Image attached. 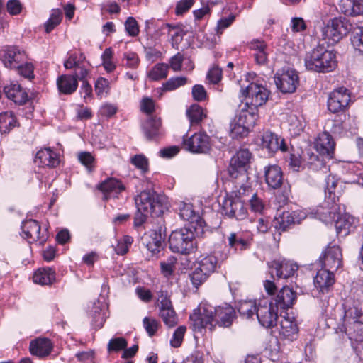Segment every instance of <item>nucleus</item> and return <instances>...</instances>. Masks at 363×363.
I'll list each match as a JSON object with an SVG mask.
<instances>
[{
	"label": "nucleus",
	"instance_id": "1",
	"mask_svg": "<svg viewBox=\"0 0 363 363\" xmlns=\"http://www.w3.org/2000/svg\"><path fill=\"white\" fill-rule=\"evenodd\" d=\"M165 197L153 190H145L135 199L137 212L134 218V226L139 227L145 223L147 217L160 216L164 211Z\"/></svg>",
	"mask_w": 363,
	"mask_h": 363
},
{
	"label": "nucleus",
	"instance_id": "2",
	"mask_svg": "<svg viewBox=\"0 0 363 363\" xmlns=\"http://www.w3.org/2000/svg\"><path fill=\"white\" fill-rule=\"evenodd\" d=\"M304 62L307 70L318 73L332 72L337 66L336 52L320 44L306 54Z\"/></svg>",
	"mask_w": 363,
	"mask_h": 363
},
{
	"label": "nucleus",
	"instance_id": "3",
	"mask_svg": "<svg viewBox=\"0 0 363 363\" xmlns=\"http://www.w3.org/2000/svg\"><path fill=\"white\" fill-rule=\"evenodd\" d=\"M337 186V180L334 177L329 176L325 179V199L323 204L318 206L315 214L317 217L325 223H333L335 220L337 215L340 213V206L336 196L335 189Z\"/></svg>",
	"mask_w": 363,
	"mask_h": 363
},
{
	"label": "nucleus",
	"instance_id": "4",
	"mask_svg": "<svg viewBox=\"0 0 363 363\" xmlns=\"http://www.w3.org/2000/svg\"><path fill=\"white\" fill-rule=\"evenodd\" d=\"M352 25L345 18H334L322 28V39L328 45L338 43L351 30Z\"/></svg>",
	"mask_w": 363,
	"mask_h": 363
},
{
	"label": "nucleus",
	"instance_id": "5",
	"mask_svg": "<svg viewBox=\"0 0 363 363\" xmlns=\"http://www.w3.org/2000/svg\"><path fill=\"white\" fill-rule=\"evenodd\" d=\"M170 250L177 253L189 254L196 248L194 233L188 228L173 231L169 238Z\"/></svg>",
	"mask_w": 363,
	"mask_h": 363
},
{
	"label": "nucleus",
	"instance_id": "6",
	"mask_svg": "<svg viewBox=\"0 0 363 363\" xmlns=\"http://www.w3.org/2000/svg\"><path fill=\"white\" fill-rule=\"evenodd\" d=\"M215 307L201 304L190 315V320L193 323L195 330H200L208 328L210 330L215 328Z\"/></svg>",
	"mask_w": 363,
	"mask_h": 363
},
{
	"label": "nucleus",
	"instance_id": "7",
	"mask_svg": "<svg viewBox=\"0 0 363 363\" xmlns=\"http://www.w3.org/2000/svg\"><path fill=\"white\" fill-rule=\"evenodd\" d=\"M269 91L263 86L255 83L250 84L245 89L242 90L245 96V107L257 110L264 105L268 99Z\"/></svg>",
	"mask_w": 363,
	"mask_h": 363
},
{
	"label": "nucleus",
	"instance_id": "8",
	"mask_svg": "<svg viewBox=\"0 0 363 363\" xmlns=\"http://www.w3.org/2000/svg\"><path fill=\"white\" fill-rule=\"evenodd\" d=\"M277 87L284 94L294 93L298 84V72L292 69H282L277 72L274 76Z\"/></svg>",
	"mask_w": 363,
	"mask_h": 363
},
{
	"label": "nucleus",
	"instance_id": "9",
	"mask_svg": "<svg viewBox=\"0 0 363 363\" xmlns=\"http://www.w3.org/2000/svg\"><path fill=\"white\" fill-rule=\"evenodd\" d=\"M256 317L263 327L272 328L277 325L278 308L272 302L261 301L258 304Z\"/></svg>",
	"mask_w": 363,
	"mask_h": 363
},
{
	"label": "nucleus",
	"instance_id": "10",
	"mask_svg": "<svg viewBox=\"0 0 363 363\" xmlns=\"http://www.w3.org/2000/svg\"><path fill=\"white\" fill-rule=\"evenodd\" d=\"M64 67L67 69H74L72 75L77 78V81H86V77L90 72L88 64L85 62V56L82 53L70 54L64 62Z\"/></svg>",
	"mask_w": 363,
	"mask_h": 363
},
{
	"label": "nucleus",
	"instance_id": "11",
	"mask_svg": "<svg viewBox=\"0 0 363 363\" xmlns=\"http://www.w3.org/2000/svg\"><path fill=\"white\" fill-rule=\"evenodd\" d=\"M306 218V214L301 210L284 211L275 216L272 225L279 231H286L291 226L299 224Z\"/></svg>",
	"mask_w": 363,
	"mask_h": 363
},
{
	"label": "nucleus",
	"instance_id": "12",
	"mask_svg": "<svg viewBox=\"0 0 363 363\" xmlns=\"http://www.w3.org/2000/svg\"><path fill=\"white\" fill-rule=\"evenodd\" d=\"M272 277L275 279H287L294 276L298 269V266L293 262L286 259H277L268 263Z\"/></svg>",
	"mask_w": 363,
	"mask_h": 363
},
{
	"label": "nucleus",
	"instance_id": "13",
	"mask_svg": "<svg viewBox=\"0 0 363 363\" xmlns=\"http://www.w3.org/2000/svg\"><path fill=\"white\" fill-rule=\"evenodd\" d=\"M252 154L247 149H241L237 152L230 162L228 173L230 177L237 178L240 174L245 173L249 166Z\"/></svg>",
	"mask_w": 363,
	"mask_h": 363
},
{
	"label": "nucleus",
	"instance_id": "14",
	"mask_svg": "<svg viewBox=\"0 0 363 363\" xmlns=\"http://www.w3.org/2000/svg\"><path fill=\"white\" fill-rule=\"evenodd\" d=\"M222 213L230 218L242 220L247 216V210L239 199L227 197L222 203Z\"/></svg>",
	"mask_w": 363,
	"mask_h": 363
},
{
	"label": "nucleus",
	"instance_id": "15",
	"mask_svg": "<svg viewBox=\"0 0 363 363\" xmlns=\"http://www.w3.org/2000/svg\"><path fill=\"white\" fill-rule=\"evenodd\" d=\"M350 101V95L348 90L344 87L333 91L328 96V108L332 113H338L345 111Z\"/></svg>",
	"mask_w": 363,
	"mask_h": 363
},
{
	"label": "nucleus",
	"instance_id": "16",
	"mask_svg": "<svg viewBox=\"0 0 363 363\" xmlns=\"http://www.w3.org/2000/svg\"><path fill=\"white\" fill-rule=\"evenodd\" d=\"M159 301L160 316L164 323L169 328L175 326L177 324L178 318L166 291H160Z\"/></svg>",
	"mask_w": 363,
	"mask_h": 363
},
{
	"label": "nucleus",
	"instance_id": "17",
	"mask_svg": "<svg viewBox=\"0 0 363 363\" xmlns=\"http://www.w3.org/2000/svg\"><path fill=\"white\" fill-rule=\"evenodd\" d=\"M184 147L194 153H206L211 149L210 137L205 133H196L184 140Z\"/></svg>",
	"mask_w": 363,
	"mask_h": 363
},
{
	"label": "nucleus",
	"instance_id": "18",
	"mask_svg": "<svg viewBox=\"0 0 363 363\" xmlns=\"http://www.w3.org/2000/svg\"><path fill=\"white\" fill-rule=\"evenodd\" d=\"M342 252L338 246L328 247L319 258L322 268L336 271L341 265Z\"/></svg>",
	"mask_w": 363,
	"mask_h": 363
},
{
	"label": "nucleus",
	"instance_id": "19",
	"mask_svg": "<svg viewBox=\"0 0 363 363\" xmlns=\"http://www.w3.org/2000/svg\"><path fill=\"white\" fill-rule=\"evenodd\" d=\"M2 61L6 67L16 69L26 60L24 51L16 46H6L2 50Z\"/></svg>",
	"mask_w": 363,
	"mask_h": 363
},
{
	"label": "nucleus",
	"instance_id": "20",
	"mask_svg": "<svg viewBox=\"0 0 363 363\" xmlns=\"http://www.w3.org/2000/svg\"><path fill=\"white\" fill-rule=\"evenodd\" d=\"M248 48L257 65L267 64L269 48L264 40L253 39L248 43Z\"/></svg>",
	"mask_w": 363,
	"mask_h": 363
},
{
	"label": "nucleus",
	"instance_id": "21",
	"mask_svg": "<svg viewBox=\"0 0 363 363\" xmlns=\"http://www.w3.org/2000/svg\"><path fill=\"white\" fill-rule=\"evenodd\" d=\"M144 244L153 255H157L164 247V235L162 229L150 230L143 238Z\"/></svg>",
	"mask_w": 363,
	"mask_h": 363
},
{
	"label": "nucleus",
	"instance_id": "22",
	"mask_svg": "<svg viewBox=\"0 0 363 363\" xmlns=\"http://www.w3.org/2000/svg\"><path fill=\"white\" fill-rule=\"evenodd\" d=\"M179 215L183 220L189 221L196 231L201 230V233H203L205 222L199 214L195 211L191 203H184L181 204Z\"/></svg>",
	"mask_w": 363,
	"mask_h": 363
},
{
	"label": "nucleus",
	"instance_id": "23",
	"mask_svg": "<svg viewBox=\"0 0 363 363\" xmlns=\"http://www.w3.org/2000/svg\"><path fill=\"white\" fill-rule=\"evenodd\" d=\"M262 141L263 148L267 149L270 153H274L278 150L283 152L288 151L285 140L272 132H266L262 136Z\"/></svg>",
	"mask_w": 363,
	"mask_h": 363
},
{
	"label": "nucleus",
	"instance_id": "24",
	"mask_svg": "<svg viewBox=\"0 0 363 363\" xmlns=\"http://www.w3.org/2000/svg\"><path fill=\"white\" fill-rule=\"evenodd\" d=\"M34 162L38 167L54 168L60 164V159L55 152L48 147L36 152Z\"/></svg>",
	"mask_w": 363,
	"mask_h": 363
},
{
	"label": "nucleus",
	"instance_id": "25",
	"mask_svg": "<svg viewBox=\"0 0 363 363\" xmlns=\"http://www.w3.org/2000/svg\"><path fill=\"white\" fill-rule=\"evenodd\" d=\"M215 326L230 327L236 318L235 309L228 304L215 308Z\"/></svg>",
	"mask_w": 363,
	"mask_h": 363
},
{
	"label": "nucleus",
	"instance_id": "26",
	"mask_svg": "<svg viewBox=\"0 0 363 363\" xmlns=\"http://www.w3.org/2000/svg\"><path fill=\"white\" fill-rule=\"evenodd\" d=\"M29 350L33 355L45 357L52 351L53 344L48 338L38 337L30 342Z\"/></svg>",
	"mask_w": 363,
	"mask_h": 363
},
{
	"label": "nucleus",
	"instance_id": "27",
	"mask_svg": "<svg viewBox=\"0 0 363 363\" xmlns=\"http://www.w3.org/2000/svg\"><path fill=\"white\" fill-rule=\"evenodd\" d=\"M264 179L269 187L279 189L283 184V172L280 167L276 164L264 167Z\"/></svg>",
	"mask_w": 363,
	"mask_h": 363
},
{
	"label": "nucleus",
	"instance_id": "28",
	"mask_svg": "<svg viewBox=\"0 0 363 363\" xmlns=\"http://www.w3.org/2000/svg\"><path fill=\"white\" fill-rule=\"evenodd\" d=\"M313 282L315 287L319 292L322 294L328 292L330 288L335 282L333 274L326 269L321 268L318 271L316 276L314 277Z\"/></svg>",
	"mask_w": 363,
	"mask_h": 363
},
{
	"label": "nucleus",
	"instance_id": "29",
	"mask_svg": "<svg viewBox=\"0 0 363 363\" xmlns=\"http://www.w3.org/2000/svg\"><path fill=\"white\" fill-rule=\"evenodd\" d=\"M298 333L297 322L294 316H284L280 322L279 334L284 338L293 340L296 338Z\"/></svg>",
	"mask_w": 363,
	"mask_h": 363
},
{
	"label": "nucleus",
	"instance_id": "30",
	"mask_svg": "<svg viewBox=\"0 0 363 363\" xmlns=\"http://www.w3.org/2000/svg\"><path fill=\"white\" fill-rule=\"evenodd\" d=\"M296 298V294L289 286H283L274 298V305L279 308H291Z\"/></svg>",
	"mask_w": 363,
	"mask_h": 363
},
{
	"label": "nucleus",
	"instance_id": "31",
	"mask_svg": "<svg viewBox=\"0 0 363 363\" xmlns=\"http://www.w3.org/2000/svg\"><path fill=\"white\" fill-rule=\"evenodd\" d=\"M315 147L320 155L331 157L335 150V142L328 132H323L316 138Z\"/></svg>",
	"mask_w": 363,
	"mask_h": 363
},
{
	"label": "nucleus",
	"instance_id": "32",
	"mask_svg": "<svg viewBox=\"0 0 363 363\" xmlns=\"http://www.w3.org/2000/svg\"><path fill=\"white\" fill-rule=\"evenodd\" d=\"M4 92L6 97L16 104H24L28 99V94L23 90L19 84L15 82H11L9 84L4 87Z\"/></svg>",
	"mask_w": 363,
	"mask_h": 363
},
{
	"label": "nucleus",
	"instance_id": "33",
	"mask_svg": "<svg viewBox=\"0 0 363 363\" xmlns=\"http://www.w3.org/2000/svg\"><path fill=\"white\" fill-rule=\"evenodd\" d=\"M333 223H335L337 234L342 233L344 235H347L354 228L355 218L347 213H342L340 209Z\"/></svg>",
	"mask_w": 363,
	"mask_h": 363
},
{
	"label": "nucleus",
	"instance_id": "34",
	"mask_svg": "<svg viewBox=\"0 0 363 363\" xmlns=\"http://www.w3.org/2000/svg\"><path fill=\"white\" fill-rule=\"evenodd\" d=\"M23 238L28 240L29 242L40 238V225L35 220L30 219L22 223Z\"/></svg>",
	"mask_w": 363,
	"mask_h": 363
},
{
	"label": "nucleus",
	"instance_id": "35",
	"mask_svg": "<svg viewBox=\"0 0 363 363\" xmlns=\"http://www.w3.org/2000/svg\"><path fill=\"white\" fill-rule=\"evenodd\" d=\"M143 130L149 140H156L162 135L160 118H149L143 125Z\"/></svg>",
	"mask_w": 363,
	"mask_h": 363
},
{
	"label": "nucleus",
	"instance_id": "36",
	"mask_svg": "<svg viewBox=\"0 0 363 363\" xmlns=\"http://www.w3.org/2000/svg\"><path fill=\"white\" fill-rule=\"evenodd\" d=\"M57 88L64 94H73L78 87V82L72 74H62L57 79Z\"/></svg>",
	"mask_w": 363,
	"mask_h": 363
},
{
	"label": "nucleus",
	"instance_id": "37",
	"mask_svg": "<svg viewBox=\"0 0 363 363\" xmlns=\"http://www.w3.org/2000/svg\"><path fill=\"white\" fill-rule=\"evenodd\" d=\"M339 7L345 15L356 16L363 14V0H341Z\"/></svg>",
	"mask_w": 363,
	"mask_h": 363
},
{
	"label": "nucleus",
	"instance_id": "38",
	"mask_svg": "<svg viewBox=\"0 0 363 363\" xmlns=\"http://www.w3.org/2000/svg\"><path fill=\"white\" fill-rule=\"evenodd\" d=\"M99 189L107 197L117 195L125 189V186L119 180L108 178L99 185Z\"/></svg>",
	"mask_w": 363,
	"mask_h": 363
},
{
	"label": "nucleus",
	"instance_id": "39",
	"mask_svg": "<svg viewBox=\"0 0 363 363\" xmlns=\"http://www.w3.org/2000/svg\"><path fill=\"white\" fill-rule=\"evenodd\" d=\"M342 327L350 339H354L356 341L363 340V319L353 320Z\"/></svg>",
	"mask_w": 363,
	"mask_h": 363
},
{
	"label": "nucleus",
	"instance_id": "40",
	"mask_svg": "<svg viewBox=\"0 0 363 363\" xmlns=\"http://www.w3.org/2000/svg\"><path fill=\"white\" fill-rule=\"evenodd\" d=\"M258 115L257 110L245 107V104L241 108V111L238 115L237 121H240V123L245 125L250 128H252L257 120Z\"/></svg>",
	"mask_w": 363,
	"mask_h": 363
},
{
	"label": "nucleus",
	"instance_id": "41",
	"mask_svg": "<svg viewBox=\"0 0 363 363\" xmlns=\"http://www.w3.org/2000/svg\"><path fill=\"white\" fill-rule=\"evenodd\" d=\"M55 279V273L50 268H43L37 270L33 277V281L40 285H48Z\"/></svg>",
	"mask_w": 363,
	"mask_h": 363
},
{
	"label": "nucleus",
	"instance_id": "42",
	"mask_svg": "<svg viewBox=\"0 0 363 363\" xmlns=\"http://www.w3.org/2000/svg\"><path fill=\"white\" fill-rule=\"evenodd\" d=\"M228 245L235 251H242L249 247V241L241 232L231 233L228 238Z\"/></svg>",
	"mask_w": 363,
	"mask_h": 363
},
{
	"label": "nucleus",
	"instance_id": "43",
	"mask_svg": "<svg viewBox=\"0 0 363 363\" xmlns=\"http://www.w3.org/2000/svg\"><path fill=\"white\" fill-rule=\"evenodd\" d=\"M257 306L255 301H242L239 303L238 311L240 315L245 318H252L255 315H257Z\"/></svg>",
	"mask_w": 363,
	"mask_h": 363
},
{
	"label": "nucleus",
	"instance_id": "44",
	"mask_svg": "<svg viewBox=\"0 0 363 363\" xmlns=\"http://www.w3.org/2000/svg\"><path fill=\"white\" fill-rule=\"evenodd\" d=\"M186 116L191 125H198L204 118L206 117L203 109L198 104L191 105L186 110Z\"/></svg>",
	"mask_w": 363,
	"mask_h": 363
},
{
	"label": "nucleus",
	"instance_id": "45",
	"mask_svg": "<svg viewBox=\"0 0 363 363\" xmlns=\"http://www.w3.org/2000/svg\"><path fill=\"white\" fill-rule=\"evenodd\" d=\"M16 125V119L12 112L0 113V132L8 133Z\"/></svg>",
	"mask_w": 363,
	"mask_h": 363
},
{
	"label": "nucleus",
	"instance_id": "46",
	"mask_svg": "<svg viewBox=\"0 0 363 363\" xmlns=\"http://www.w3.org/2000/svg\"><path fill=\"white\" fill-rule=\"evenodd\" d=\"M169 65L165 63L156 64L148 72V77L152 81L165 79L168 74Z\"/></svg>",
	"mask_w": 363,
	"mask_h": 363
},
{
	"label": "nucleus",
	"instance_id": "47",
	"mask_svg": "<svg viewBox=\"0 0 363 363\" xmlns=\"http://www.w3.org/2000/svg\"><path fill=\"white\" fill-rule=\"evenodd\" d=\"M217 266V259L213 255H208L203 257L199 263V268L206 274L210 275L215 271Z\"/></svg>",
	"mask_w": 363,
	"mask_h": 363
},
{
	"label": "nucleus",
	"instance_id": "48",
	"mask_svg": "<svg viewBox=\"0 0 363 363\" xmlns=\"http://www.w3.org/2000/svg\"><path fill=\"white\" fill-rule=\"evenodd\" d=\"M62 13L60 9H53L49 19L45 23V32L50 33L62 21Z\"/></svg>",
	"mask_w": 363,
	"mask_h": 363
},
{
	"label": "nucleus",
	"instance_id": "49",
	"mask_svg": "<svg viewBox=\"0 0 363 363\" xmlns=\"http://www.w3.org/2000/svg\"><path fill=\"white\" fill-rule=\"evenodd\" d=\"M169 28V35L171 37V44L172 48L178 50L179 44L182 42L184 35L183 30L179 27L171 26L167 25Z\"/></svg>",
	"mask_w": 363,
	"mask_h": 363
},
{
	"label": "nucleus",
	"instance_id": "50",
	"mask_svg": "<svg viewBox=\"0 0 363 363\" xmlns=\"http://www.w3.org/2000/svg\"><path fill=\"white\" fill-rule=\"evenodd\" d=\"M177 258L174 256L169 257L167 260L160 262L162 274L167 278L171 277L176 267Z\"/></svg>",
	"mask_w": 363,
	"mask_h": 363
},
{
	"label": "nucleus",
	"instance_id": "51",
	"mask_svg": "<svg viewBox=\"0 0 363 363\" xmlns=\"http://www.w3.org/2000/svg\"><path fill=\"white\" fill-rule=\"evenodd\" d=\"M359 319H363V314L357 307L352 306L348 308H345L342 326Z\"/></svg>",
	"mask_w": 363,
	"mask_h": 363
},
{
	"label": "nucleus",
	"instance_id": "52",
	"mask_svg": "<svg viewBox=\"0 0 363 363\" xmlns=\"http://www.w3.org/2000/svg\"><path fill=\"white\" fill-rule=\"evenodd\" d=\"M133 242V238L129 235H125L118 241L115 247V252L116 254L123 255L127 253L129 247Z\"/></svg>",
	"mask_w": 363,
	"mask_h": 363
},
{
	"label": "nucleus",
	"instance_id": "53",
	"mask_svg": "<svg viewBox=\"0 0 363 363\" xmlns=\"http://www.w3.org/2000/svg\"><path fill=\"white\" fill-rule=\"evenodd\" d=\"M188 79L185 77H172L163 84L164 91H173L187 83Z\"/></svg>",
	"mask_w": 363,
	"mask_h": 363
},
{
	"label": "nucleus",
	"instance_id": "54",
	"mask_svg": "<svg viewBox=\"0 0 363 363\" xmlns=\"http://www.w3.org/2000/svg\"><path fill=\"white\" fill-rule=\"evenodd\" d=\"M143 327L150 337L154 336L157 332L160 323L155 318L145 317L143 320Z\"/></svg>",
	"mask_w": 363,
	"mask_h": 363
},
{
	"label": "nucleus",
	"instance_id": "55",
	"mask_svg": "<svg viewBox=\"0 0 363 363\" xmlns=\"http://www.w3.org/2000/svg\"><path fill=\"white\" fill-rule=\"evenodd\" d=\"M122 63L125 67L135 69L139 65L140 60L135 52H127L123 54Z\"/></svg>",
	"mask_w": 363,
	"mask_h": 363
},
{
	"label": "nucleus",
	"instance_id": "56",
	"mask_svg": "<svg viewBox=\"0 0 363 363\" xmlns=\"http://www.w3.org/2000/svg\"><path fill=\"white\" fill-rule=\"evenodd\" d=\"M101 59L103 66L107 72H112L116 69V65L112 60L113 52L110 48L105 49L101 55Z\"/></svg>",
	"mask_w": 363,
	"mask_h": 363
},
{
	"label": "nucleus",
	"instance_id": "57",
	"mask_svg": "<svg viewBox=\"0 0 363 363\" xmlns=\"http://www.w3.org/2000/svg\"><path fill=\"white\" fill-rule=\"evenodd\" d=\"M351 42L355 50L363 53V27L357 28L354 30Z\"/></svg>",
	"mask_w": 363,
	"mask_h": 363
},
{
	"label": "nucleus",
	"instance_id": "58",
	"mask_svg": "<svg viewBox=\"0 0 363 363\" xmlns=\"http://www.w3.org/2000/svg\"><path fill=\"white\" fill-rule=\"evenodd\" d=\"M286 121L292 130L299 132L303 129V121L301 116L294 113H290L287 115Z\"/></svg>",
	"mask_w": 363,
	"mask_h": 363
},
{
	"label": "nucleus",
	"instance_id": "59",
	"mask_svg": "<svg viewBox=\"0 0 363 363\" xmlns=\"http://www.w3.org/2000/svg\"><path fill=\"white\" fill-rule=\"evenodd\" d=\"M209 277L207 274H206L202 269L199 267L196 268L194 271L190 274V279L195 287H199L201 286L207 278Z\"/></svg>",
	"mask_w": 363,
	"mask_h": 363
},
{
	"label": "nucleus",
	"instance_id": "60",
	"mask_svg": "<svg viewBox=\"0 0 363 363\" xmlns=\"http://www.w3.org/2000/svg\"><path fill=\"white\" fill-rule=\"evenodd\" d=\"M250 209L255 213H262L265 208V204L262 199L259 198L256 193L252 194L249 199Z\"/></svg>",
	"mask_w": 363,
	"mask_h": 363
},
{
	"label": "nucleus",
	"instance_id": "61",
	"mask_svg": "<svg viewBox=\"0 0 363 363\" xmlns=\"http://www.w3.org/2000/svg\"><path fill=\"white\" fill-rule=\"evenodd\" d=\"M250 128L240 123V121L235 120V121L231 124V134L233 137H244L246 136L250 130Z\"/></svg>",
	"mask_w": 363,
	"mask_h": 363
},
{
	"label": "nucleus",
	"instance_id": "62",
	"mask_svg": "<svg viewBox=\"0 0 363 363\" xmlns=\"http://www.w3.org/2000/svg\"><path fill=\"white\" fill-rule=\"evenodd\" d=\"M186 328L185 326L178 327L173 333L172 338L170 340V345L173 347H179L182 345L186 333Z\"/></svg>",
	"mask_w": 363,
	"mask_h": 363
},
{
	"label": "nucleus",
	"instance_id": "63",
	"mask_svg": "<svg viewBox=\"0 0 363 363\" xmlns=\"http://www.w3.org/2000/svg\"><path fill=\"white\" fill-rule=\"evenodd\" d=\"M95 91L97 96H102L109 91V82L104 77H99L95 82Z\"/></svg>",
	"mask_w": 363,
	"mask_h": 363
},
{
	"label": "nucleus",
	"instance_id": "64",
	"mask_svg": "<svg viewBox=\"0 0 363 363\" xmlns=\"http://www.w3.org/2000/svg\"><path fill=\"white\" fill-rule=\"evenodd\" d=\"M127 341L123 337H116L110 340L108 344V350L109 352L114 351L118 352L121 350H123L127 346Z\"/></svg>",
	"mask_w": 363,
	"mask_h": 363
}]
</instances>
